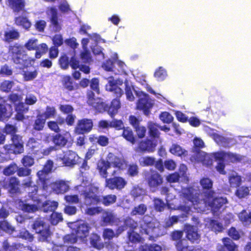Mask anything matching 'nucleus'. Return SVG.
Listing matches in <instances>:
<instances>
[{
	"label": "nucleus",
	"instance_id": "36",
	"mask_svg": "<svg viewBox=\"0 0 251 251\" xmlns=\"http://www.w3.org/2000/svg\"><path fill=\"white\" fill-rule=\"evenodd\" d=\"M46 121V118L43 115H41L40 113L38 114L33 124V129L36 131L42 130L44 127Z\"/></svg>",
	"mask_w": 251,
	"mask_h": 251
},
{
	"label": "nucleus",
	"instance_id": "44",
	"mask_svg": "<svg viewBox=\"0 0 251 251\" xmlns=\"http://www.w3.org/2000/svg\"><path fill=\"white\" fill-rule=\"evenodd\" d=\"M18 170V166L15 162H12L6 166L2 171L5 176H10L14 175Z\"/></svg>",
	"mask_w": 251,
	"mask_h": 251
},
{
	"label": "nucleus",
	"instance_id": "53",
	"mask_svg": "<svg viewBox=\"0 0 251 251\" xmlns=\"http://www.w3.org/2000/svg\"><path fill=\"white\" fill-rule=\"evenodd\" d=\"M62 214L53 212L50 215V221L51 225H56L58 223L63 221Z\"/></svg>",
	"mask_w": 251,
	"mask_h": 251
},
{
	"label": "nucleus",
	"instance_id": "50",
	"mask_svg": "<svg viewBox=\"0 0 251 251\" xmlns=\"http://www.w3.org/2000/svg\"><path fill=\"white\" fill-rule=\"evenodd\" d=\"M250 190L248 187L243 186L237 187L235 191V195L239 199L246 197L249 195Z\"/></svg>",
	"mask_w": 251,
	"mask_h": 251
},
{
	"label": "nucleus",
	"instance_id": "62",
	"mask_svg": "<svg viewBox=\"0 0 251 251\" xmlns=\"http://www.w3.org/2000/svg\"><path fill=\"white\" fill-rule=\"evenodd\" d=\"M56 113L55 108L53 106H47L46 107V111L44 113H40L41 115H43L46 119L53 118L55 117Z\"/></svg>",
	"mask_w": 251,
	"mask_h": 251
},
{
	"label": "nucleus",
	"instance_id": "8",
	"mask_svg": "<svg viewBox=\"0 0 251 251\" xmlns=\"http://www.w3.org/2000/svg\"><path fill=\"white\" fill-rule=\"evenodd\" d=\"M157 145L156 140L146 138L138 142L135 151L142 154L154 151Z\"/></svg>",
	"mask_w": 251,
	"mask_h": 251
},
{
	"label": "nucleus",
	"instance_id": "30",
	"mask_svg": "<svg viewBox=\"0 0 251 251\" xmlns=\"http://www.w3.org/2000/svg\"><path fill=\"white\" fill-rule=\"evenodd\" d=\"M106 161H108L112 164L113 167L118 169H121L123 166V162L121 159L115 155L112 152H109L106 156Z\"/></svg>",
	"mask_w": 251,
	"mask_h": 251
},
{
	"label": "nucleus",
	"instance_id": "29",
	"mask_svg": "<svg viewBox=\"0 0 251 251\" xmlns=\"http://www.w3.org/2000/svg\"><path fill=\"white\" fill-rule=\"evenodd\" d=\"M5 100L0 96V121H7L11 116V113L7 111L4 105Z\"/></svg>",
	"mask_w": 251,
	"mask_h": 251
},
{
	"label": "nucleus",
	"instance_id": "33",
	"mask_svg": "<svg viewBox=\"0 0 251 251\" xmlns=\"http://www.w3.org/2000/svg\"><path fill=\"white\" fill-rule=\"evenodd\" d=\"M20 37L19 31L15 29L7 30L4 33V40L10 43L14 40H18Z\"/></svg>",
	"mask_w": 251,
	"mask_h": 251
},
{
	"label": "nucleus",
	"instance_id": "31",
	"mask_svg": "<svg viewBox=\"0 0 251 251\" xmlns=\"http://www.w3.org/2000/svg\"><path fill=\"white\" fill-rule=\"evenodd\" d=\"M50 11L51 14L50 18L51 24L56 31H59L61 29V26L58 22L57 10L54 7H50Z\"/></svg>",
	"mask_w": 251,
	"mask_h": 251
},
{
	"label": "nucleus",
	"instance_id": "21",
	"mask_svg": "<svg viewBox=\"0 0 251 251\" xmlns=\"http://www.w3.org/2000/svg\"><path fill=\"white\" fill-rule=\"evenodd\" d=\"M15 109L16 112L15 116V120L23 121L25 119L24 114L28 111L29 107L23 102H20L15 105Z\"/></svg>",
	"mask_w": 251,
	"mask_h": 251
},
{
	"label": "nucleus",
	"instance_id": "12",
	"mask_svg": "<svg viewBox=\"0 0 251 251\" xmlns=\"http://www.w3.org/2000/svg\"><path fill=\"white\" fill-rule=\"evenodd\" d=\"M93 127L91 119L83 118L78 120L74 129V132L77 135L84 134L90 132Z\"/></svg>",
	"mask_w": 251,
	"mask_h": 251
},
{
	"label": "nucleus",
	"instance_id": "3",
	"mask_svg": "<svg viewBox=\"0 0 251 251\" xmlns=\"http://www.w3.org/2000/svg\"><path fill=\"white\" fill-rule=\"evenodd\" d=\"M215 192H211L207 194V197L203 198V201L206 206H208L213 212L219 211L224 204L227 202L226 198L216 197Z\"/></svg>",
	"mask_w": 251,
	"mask_h": 251
},
{
	"label": "nucleus",
	"instance_id": "17",
	"mask_svg": "<svg viewBox=\"0 0 251 251\" xmlns=\"http://www.w3.org/2000/svg\"><path fill=\"white\" fill-rule=\"evenodd\" d=\"M183 197L192 203L193 206L197 205L200 201L199 194L192 187L186 188L182 192Z\"/></svg>",
	"mask_w": 251,
	"mask_h": 251
},
{
	"label": "nucleus",
	"instance_id": "38",
	"mask_svg": "<svg viewBox=\"0 0 251 251\" xmlns=\"http://www.w3.org/2000/svg\"><path fill=\"white\" fill-rule=\"evenodd\" d=\"M61 83L63 88L68 91H72L75 89L73 81L70 75H64L61 79Z\"/></svg>",
	"mask_w": 251,
	"mask_h": 251
},
{
	"label": "nucleus",
	"instance_id": "28",
	"mask_svg": "<svg viewBox=\"0 0 251 251\" xmlns=\"http://www.w3.org/2000/svg\"><path fill=\"white\" fill-rule=\"evenodd\" d=\"M65 123L64 119L63 117H59L56 121H50L47 123L49 128L54 132L58 133L61 131L59 126H61Z\"/></svg>",
	"mask_w": 251,
	"mask_h": 251
},
{
	"label": "nucleus",
	"instance_id": "45",
	"mask_svg": "<svg viewBox=\"0 0 251 251\" xmlns=\"http://www.w3.org/2000/svg\"><path fill=\"white\" fill-rule=\"evenodd\" d=\"M14 85V81L4 80L0 84V90L3 92L9 93L11 92Z\"/></svg>",
	"mask_w": 251,
	"mask_h": 251
},
{
	"label": "nucleus",
	"instance_id": "40",
	"mask_svg": "<svg viewBox=\"0 0 251 251\" xmlns=\"http://www.w3.org/2000/svg\"><path fill=\"white\" fill-rule=\"evenodd\" d=\"M228 182L231 187L237 188L241 184V177L237 173L231 174L228 176Z\"/></svg>",
	"mask_w": 251,
	"mask_h": 251
},
{
	"label": "nucleus",
	"instance_id": "2",
	"mask_svg": "<svg viewBox=\"0 0 251 251\" xmlns=\"http://www.w3.org/2000/svg\"><path fill=\"white\" fill-rule=\"evenodd\" d=\"M31 226L35 232L38 234V239L40 241H47L48 238L51 235L49 225L41 217L36 218Z\"/></svg>",
	"mask_w": 251,
	"mask_h": 251
},
{
	"label": "nucleus",
	"instance_id": "43",
	"mask_svg": "<svg viewBox=\"0 0 251 251\" xmlns=\"http://www.w3.org/2000/svg\"><path fill=\"white\" fill-rule=\"evenodd\" d=\"M147 210V206L143 203L140 204L137 206H135L131 211L130 214L132 216L143 215Z\"/></svg>",
	"mask_w": 251,
	"mask_h": 251
},
{
	"label": "nucleus",
	"instance_id": "57",
	"mask_svg": "<svg viewBox=\"0 0 251 251\" xmlns=\"http://www.w3.org/2000/svg\"><path fill=\"white\" fill-rule=\"evenodd\" d=\"M140 165L142 166H151L155 163V158L151 156L142 157L139 161Z\"/></svg>",
	"mask_w": 251,
	"mask_h": 251
},
{
	"label": "nucleus",
	"instance_id": "19",
	"mask_svg": "<svg viewBox=\"0 0 251 251\" xmlns=\"http://www.w3.org/2000/svg\"><path fill=\"white\" fill-rule=\"evenodd\" d=\"M111 163L103 158H100L97 162L96 169L100 176L107 178L108 173L107 170L111 168Z\"/></svg>",
	"mask_w": 251,
	"mask_h": 251
},
{
	"label": "nucleus",
	"instance_id": "14",
	"mask_svg": "<svg viewBox=\"0 0 251 251\" xmlns=\"http://www.w3.org/2000/svg\"><path fill=\"white\" fill-rule=\"evenodd\" d=\"M9 215V211L4 206L0 208V230L11 234L15 230V228L5 220Z\"/></svg>",
	"mask_w": 251,
	"mask_h": 251
},
{
	"label": "nucleus",
	"instance_id": "34",
	"mask_svg": "<svg viewBox=\"0 0 251 251\" xmlns=\"http://www.w3.org/2000/svg\"><path fill=\"white\" fill-rule=\"evenodd\" d=\"M240 221L245 226L251 224V211L248 213L245 209L242 210L238 215Z\"/></svg>",
	"mask_w": 251,
	"mask_h": 251
},
{
	"label": "nucleus",
	"instance_id": "60",
	"mask_svg": "<svg viewBox=\"0 0 251 251\" xmlns=\"http://www.w3.org/2000/svg\"><path fill=\"white\" fill-rule=\"evenodd\" d=\"M124 225L126 226V229L129 228L131 231H134L138 226L137 222L130 217L127 218L125 220Z\"/></svg>",
	"mask_w": 251,
	"mask_h": 251
},
{
	"label": "nucleus",
	"instance_id": "15",
	"mask_svg": "<svg viewBox=\"0 0 251 251\" xmlns=\"http://www.w3.org/2000/svg\"><path fill=\"white\" fill-rule=\"evenodd\" d=\"M20 182L19 179L15 176L8 178L7 180H3L2 187L7 189L12 194H17L21 192Z\"/></svg>",
	"mask_w": 251,
	"mask_h": 251
},
{
	"label": "nucleus",
	"instance_id": "48",
	"mask_svg": "<svg viewBox=\"0 0 251 251\" xmlns=\"http://www.w3.org/2000/svg\"><path fill=\"white\" fill-rule=\"evenodd\" d=\"M48 174L43 169L39 171L37 173V176L39 180L41 182L43 188L44 190H47L48 188V184L46 183V181L48 180L47 178Z\"/></svg>",
	"mask_w": 251,
	"mask_h": 251
},
{
	"label": "nucleus",
	"instance_id": "37",
	"mask_svg": "<svg viewBox=\"0 0 251 251\" xmlns=\"http://www.w3.org/2000/svg\"><path fill=\"white\" fill-rule=\"evenodd\" d=\"M100 237L96 233H93L90 238L91 246L94 248L100 250L104 247V245L101 241Z\"/></svg>",
	"mask_w": 251,
	"mask_h": 251
},
{
	"label": "nucleus",
	"instance_id": "61",
	"mask_svg": "<svg viewBox=\"0 0 251 251\" xmlns=\"http://www.w3.org/2000/svg\"><path fill=\"white\" fill-rule=\"evenodd\" d=\"M21 161L23 166L27 168L32 166L34 164V158L28 155H24Z\"/></svg>",
	"mask_w": 251,
	"mask_h": 251
},
{
	"label": "nucleus",
	"instance_id": "54",
	"mask_svg": "<svg viewBox=\"0 0 251 251\" xmlns=\"http://www.w3.org/2000/svg\"><path fill=\"white\" fill-rule=\"evenodd\" d=\"M194 148L196 152L197 155H200L202 152L200 151L204 146L203 141L200 138H195L193 141Z\"/></svg>",
	"mask_w": 251,
	"mask_h": 251
},
{
	"label": "nucleus",
	"instance_id": "35",
	"mask_svg": "<svg viewBox=\"0 0 251 251\" xmlns=\"http://www.w3.org/2000/svg\"><path fill=\"white\" fill-rule=\"evenodd\" d=\"M159 125L157 124L151 123L149 124V135L153 139H158L160 137V133L159 131Z\"/></svg>",
	"mask_w": 251,
	"mask_h": 251
},
{
	"label": "nucleus",
	"instance_id": "4",
	"mask_svg": "<svg viewBox=\"0 0 251 251\" xmlns=\"http://www.w3.org/2000/svg\"><path fill=\"white\" fill-rule=\"evenodd\" d=\"M89 233V226L86 224H78L72 228L71 234L65 236V240L70 243H75L77 239L86 238Z\"/></svg>",
	"mask_w": 251,
	"mask_h": 251
},
{
	"label": "nucleus",
	"instance_id": "56",
	"mask_svg": "<svg viewBox=\"0 0 251 251\" xmlns=\"http://www.w3.org/2000/svg\"><path fill=\"white\" fill-rule=\"evenodd\" d=\"M13 70L7 64L2 65L0 68V75L2 76H9L13 74Z\"/></svg>",
	"mask_w": 251,
	"mask_h": 251
},
{
	"label": "nucleus",
	"instance_id": "23",
	"mask_svg": "<svg viewBox=\"0 0 251 251\" xmlns=\"http://www.w3.org/2000/svg\"><path fill=\"white\" fill-rule=\"evenodd\" d=\"M53 144L54 147L62 148L65 147L68 143L69 138L67 134H62L58 133L54 135Z\"/></svg>",
	"mask_w": 251,
	"mask_h": 251
},
{
	"label": "nucleus",
	"instance_id": "20",
	"mask_svg": "<svg viewBox=\"0 0 251 251\" xmlns=\"http://www.w3.org/2000/svg\"><path fill=\"white\" fill-rule=\"evenodd\" d=\"M201 187L203 198L207 197V194L211 192H215L213 189V181L207 177H203L200 180Z\"/></svg>",
	"mask_w": 251,
	"mask_h": 251
},
{
	"label": "nucleus",
	"instance_id": "47",
	"mask_svg": "<svg viewBox=\"0 0 251 251\" xmlns=\"http://www.w3.org/2000/svg\"><path fill=\"white\" fill-rule=\"evenodd\" d=\"M180 218L179 216L174 215L165 219L163 224L164 227L169 228L172 226L174 224L178 223Z\"/></svg>",
	"mask_w": 251,
	"mask_h": 251
},
{
	"label": "nucleus",
	"instance_id": "27",
	"mask_svg": "<svg viewBox=\"0 0 251 251\" xmlns=\"http://www.w3.org/2000/svg\"><path fill=\"white\" fill-rule=\"evenodd\" d=\"M14 22L16 25L22 27L26 30H29L32 25L28 18L24 16H19L15 17Z\"/></svg>",
	"mask_w": 251,
	"mask_h": 251
},
{
	"label": "nucleus",
	"instance_id": "32",
	"mask_svg": "<svg viewBox=\"0 0 251 251\" xmlns=\"http://www.w3.org/2000/svg\"><path fill=\"white\" fill-rule=\"evenodd\" d=\"M96 111L100 113L107 112L108 113V104L104 102L102 99L97 98L91 105Z\"/></svg>",
	"mask_w": 251,
	"mask_h": 251
},
{
	"label": "nucleus",
	"instance_id": "18",
	"mask_svg": "<svg viewBox=\"0 0 251 251\" xmlns=\"http://www.w3.org/2000/svg\"><path fill=\"white\" fill-rule=\"evenodd\" d=\"M52 191L56 194H63L69 190L70 187L67 182L63 180H56L50 183Z\"/></svg>",
	"mask_w": 251,
	"mask_h": 251
},
{
	"label": "nucleus",
	"instance_id": "51",
	"mask_svg": "<svg viewBox=\"0 0 251 251\" xmlns=\"http://www.w3.org/2000/svg\"><path fill=\"white\" fill-rule=\"evenodd\" d=\"M2 131L12 137L16 134L18 131V128L15 125L6 124L3 128Z\"/></svg>",
	"mask_w": 251,
	"mask_h": 251
},
{
	"label": "nucleus",
	"instance_id": "22",
	"mask_svg": "<svg viewBox=\"0 0 251 251\" xmlns=\"http://www.w3.org/2000/svg\"><path fill=\"white\" fill-rule=\"evenodd\" d=\"M7 4L14 12L19 13L24 10L25 2V0H6Z\"/></svg>",
	"mask_w": 251,
	"mask_h": 251
},
{
	"label": "nucleus",
	"instance_id": "13",
	"mask_svg": "<svg viewBox=\"0 0 251 251\" xmlns=\"http://www.w3.org/2000/svg\"><path fill=\"white\" fill-rule=\"evenodd\" d=\"M58 159L62 161L63 166L66 167H73L75 165L80 164L79 156L75 151L71 150L67 151L63 157Z\"/></svg>",
	"mask_w": 251,
	"mask_h": 251
},
{
	"label": "nucleus",
	"instance_id": "55",
	"mask_svg": "<svg viewBox=\"0 0 251 251\" xmlns=\"http://www.w3.org/2000/svg\"><path fill=\"white\" fill-rule=\"evenodd\" d=\"M37 43L38 40L37 39H30L25 44V47L28 50H39Z\"/></svg>",
	"mask_w": 251,
	"mask_h": 251
},
{
	"label": "nucleus",
	"instance_id": "59",
	"mask_svg": "<svg viewBox=\"0 0 251 251\" xmlns=\"http://www.w3.org/2000/svg\"><path fill=\"white\" fill-rule=\"evenodd\" d=\"M70 58L65 54L61 55L59 59V63L60 67L64 70L67 69L70 65Z\"/></svg>",
	"mask_w": 251,
	"mask_h": 251
},
{
	"label": "nucleus",
	"instance_id": "7",
	"mask_svg": "<svg viewBox=\"0 0 251 251\" xmlns=\"http://www.w3.org/2000/svg\"><path fill=\"white\" fill-rule=\"evenodd\" d=\"M145 180L150 188H156L163 183V178L160 174L152 169L144 173Z\"/></svg>",
	"mask_w": 251,
	"mask_h": 251
},
{
	"label": "nucleus",
	"instance_id": "41",
	"mask_svg": "<svg viewBox=\"0 0 251 251\" xmlns=\"http://www.w3.org/2000/svg\"><path fill=\"white\" fill-rule=\"evenodd\" d=\"M117 197L115 195L109 194L102 196L101 202L105 206H108L116 202Z\"/></svg>",
	"mask_w": 251,
	"mask_h": 251
},
{
	"label": "nucleus",
	"instance_id": "25",
	"mask_svg": "<svg viewBox=\"0 0 251 251\" xmlns=\"http://www.w3.org/2000/svg\"><path fill=\"white\" fill-rule=\"evenodd\" d=\"M169 151L171 154L178 157H186L188 155L187 151L177 144H173Z\"/></svg>",
	"mask_w": 251,
	"mask_h": 251
},
{
	"label": "nucleus",
	"instance_id": "6",
	"mask_svg": "<svg viewBox=\"0 0 251 251\" xmlns=\"http://www.w3.org/2000/svg\"><path fill=\"white\" fill-rule=\"evenodd\" d=\"M12 144L5 145L3 148L9 153L18 154L24 151V142L22 136L16 134L11 137Z\"/></svg>",
	"mask_w": 251,
	"mask_h": 251
},
{
	"label": "nucleus",
	"instance_id": "9",
	"mask_svg": "<svg viewBox=\"0 0 251 251\" xmlns=\"http://www.w3.org/2000/svg\"><path fill=\"white\" fill-rule=\"evenodd\" d=\"M8 52L11 59L16 64H22L25 60L23 47L18 43L10 46Z\"/></svg>",
	"mask_w": 251,
	"mask_h": 251
},
{
	"label": "nucleus",
	"instance_id": "26",
	"mask_svg": "<svg viewBox=\"0 0 251 251\" xmlns=\"http://www.w3.org/2000/svg\"><path fill=\"white\" fill-rule=\"evenodd\" d=\"M57 201L50 200L45 201L40 206V209L45 213L53 212L57 208Z\"/></svg>",
	"mask_w": 251,
	"mask_h": 251
},
{
	"label": "nucleus",
	"instance_id": "64",
	"mask_svg": "<svg viewBox=\"0 0 251 251\" xmlns=\"http://www.w3.org/2000/svg\"><path fill=\"white\" fill-rule=\"evenodd\" d=\"M176 247L178 251H188V245L187 241L183 239L177 241L176 243Z\"/></svg>",
	"mask_w": 251,
	"mask_h": 251
},
{
	"label": "nucleus",
	"instance_id": "39",
	"mask_svg": "<svg viewBox=\"0 0 251 251\" xmlns=\"http://www.w3.org/2000/svg\"><path fill=\"white\" fill-rule=\"evenodd\" d=\"M122 135L126 141L132 144L135 143V137L134 136L132 130L129 127H125L123 129Z\"/></svg>",
	"mask_w": 251,
	"mask_h": 251
},
{
	"label": "nucleus",
	"instance_id": "52",
	"mask_svg": "<svg viewBox=\"0 0 251 251\" xmlns=\"http://www.w3.org/2000/svg\"><path fill=\"white\" fill-rule=\"evenodd\" d=\"M209 225L212 230L215 232H221L224 229L223 224L215 220H211L209 222Z\"/></svg>",
	"mask_w": 251,
	"mask_h": 251
},
{
	"label": "nucleus",
	"instance_id": "11",
	"mask_svg": "<svg viewBox=\"0 0 251 251\" xmlns=\"http://www.w3.org/2000/svg\"><path fill=\"white\" fill-rule=\"evenodd\" d=\"M97 188L93 187L88 191H84L83 195L86 204L87 205H97L101 202L100 196L98 195Z\"/></svg>",
	"mask_w": 251,
	"mask_h": 251
},
{
	"label": "nucleus",
	"instance_id": "63",
	"mask_svg": "<svg viewBox=\"0 0 251 251\" xmlns=\"http://www.w3.org/2000/svg\"><path fill=\"white\" fill-rule=\"evenodd\" d=\"M159 118L163 123L166 124H170L174 120L172 115L166 111L161 112L159 115Z\"/></svg>",
	"mask_w": 251,
	"mask_h": 251
},
{
	"label": "nucleus",
	"instance_id": "24",
	"mask_svg": "<svg viewBox=\"0 0 251 251\" xmlns=\"http://www.w3.org/2000/svg\"><path fill=\"white\" fill-rule=\"evenodd\" d=\"M223 246L222 251H238V246L233 240L229 237H224L222 238Z\"/></svg>",
	"mask_w": 251,
	"mask_h": 251
},
{
	"label": "nucleus",
	"instance_id": "42",
	"mask_svg": "<svg viewBox=\"0 0 251 251\" xmlns=\"http://www.w3.org/2000/svg\"><path fill=\"white\" fill-rule=\"evenodd\" d=\"M27 146L34 154H37L40 149V144L34 138H30L28 141Z\"/></svg>",
	"mask_w": 251,
	"mask_h": 251
},
{
	"label": "nucleus",
	"instance_id": "58",
	"mask_svg": "<svg viewBox=\"0 0 251 251\" xmlns=\"http://www.w3.org/2000/svg\"><path fill=\"white\" fill-rule=\"evenodd\" d=\"M100 80L98 77L92 78L90 82V87L92 90L97 94H100Z\"/></svg>",
	"mask_w": 251,
	"mask_h": 251
},
{
	"label": "nucleus",
	"instance_id": "16",
	"mask_svg": "<svg viewBox=\"0 0 251 251\" xmlns=\"http://www.w3.org/2000/svg\"><path fill=\"white\" fill-rule=\"evenodd\" d=\"M186 237L192 243H198L201 240V234L198 233L197 227L190 225H186L184 227Z\"/></svg>",
	"mask_w": 251,
	"mask_h": 251
},
{
	"label": "nucleus",
	"instance_id": "1",
	"mask_svg": "<svg viewBox=\"0 0 251 251\" xmlns=\"http://www.w3.org/2000/svg\"><path fill=\"white\" fill-rule=\"evenodd\" d=\"M117 81L114 79L109 80L106 85V90L112 92L115 97V98L112 100L110 104H108V114L112 118H114L121 107L120 98L124 94L123 90L118 86V84L122 85L123 81L119 80V83H118Z\"/></svg>",
	"mask_w": 251,
	"mask_h": 251
},
{
	"label": "nucleus",
	"instance_id": "46",
	"mask_svg": "<svg viewBox=\"0 0 251 251\" xmlns=\"http://www.w3.org/2000/svg\"><path fill=\"white\" fill-rule=\"evenodd\" d=\"M79 56L82 60V63L84 64H89L92 60L90 52L87 48H84L83 50L80 53Z\"/></svg>",
	"mask_w": 251,
	"mask_h": 251
},
{
	"label": "nucleus",
	"instance_id": "49",
	"mask_svg": "<svg viewBox=\"0 0 251 251\" xmlns=\"http://www.w3.org/2000/svg\"><path fill=\"white\" fill-rule=\"evenodd\" d=\"M167 76V73L166 70L162 67H158L154 73V76L158 81L164 80Z\"/></svg>",
	"mask_w": 251,
	"mask_h": 251
},
{
	"label": "nucleus",
	"instance_id": "10",
	"mask_svg": "<svg viewBox=\"0 0 251 251\" xmlns=\"http://www.w3.org/2000/svg\"><path fill=\"white\" fill-rule=\"evenodd\" d=\"M126 184V180L124 178L119 176H114L105 179V187L111 190L121 191Z\"/></svg>",
	"mask_w": 251,
	"mask_h": 251
},
{
	"label": "nucleus",
	"instance_id": "5",
	"mask_svg": "<svg viewBox=\"0 0 251 251\" xmlns=\"http://www.w3.org/2000/svg\"><path fill=\"white\" fill-rule=\"evenodd\" d=\"M136 95L139 98L137 102V109L142 110L145 115L148 116L150 112V109L153 105V100L148 94L141 91H135Z\"/></svg>",
	"mask_w": 251,
	"mask_h": 251
}]
</instances>
